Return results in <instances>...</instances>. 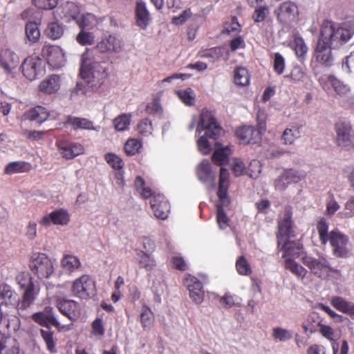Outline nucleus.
I'll list each match as a JSON object with an SVG mask.
<instances>
[{"label": "nucleus", "mask_w": 354, "mask_h": 354, "mask_svg": "<svg viewBox=\"0 0 354 354\" xmlns=\"http://www.w3.org/2000/svg\"><path fill=\"white\" fill-rule=\"evenodd\" d=\"M337 216L341 219L354 217V196L346 202L344 209L339 212Z\"/></svg>", "instance_id": "obj_61"}, {"label": "nucleus", "mask_w": 354, "mask_h": 354, "mask_svg": "<svg viewBox=\"0 0 354 354\" xmlns=\"http://www.w3.org/2000/svg\"><path fill=\"white\" fill-rule=\"evenodd\" d=\"M183 283L188 290L192 301L196 304H201L204 300L205 290L199 279L190 274H187L183 279Z\"/></svg>", "instance_id": "obj_18"}, {"label": "nucleus", "mask_w": 354, "mask_h": 354, "mask_svg": "<svg viewBox=\"0 0 354 354\" xmlns=\"http://www.w3.org/2000/svg\"><path fill=\"white\" fill-rule=\"evenodd\" d=\"M57 149L63 158L70 160L82 154L84 149L82 145L71 142L65 139L59 140L56 142Z\"/></svg>", "instance_id": "obj_22"}, {"label": "nucleus", "mask_w": 354, "mask_h": 354, "mask_svg": "<svg viewBox=\"0 0 354 354\" xmlns=\"http://www.w3.org/2000/svg\"><path fill=\"white\" fill-rule=\"evenodd\" d=\"M336 142L344 148L354 147V133H351V125L346 121H338L335 124Z\"/></svg>", "instance_id": "obj_17"}, {"label": "nucleus", "mask_w": 354, "mask_h": 354, "mask_svg": "<svg viewBox=\"0 0 354 354\" xmlns=\"http://www.w3.org/2000/svg\"><path fill=\"white\" fill-rule=\"evenodd\" d=\"M302 260L310 273L317 278L337 281L342 277L341 271L333 267L328 259L324 256L317 258L306 256Z\"/></svg>", "instance_id": "obj_7"}, {"label": "nucleus", "mask_w": 354, "mask_h": 354, "mask_svg": "<svg viewBox=\"0 0 354 354\" xmlns=\"http://www.w3.org/2000/svg\"><path fill=\"white\" fill-rule=\"evenodd\" d=\"M76 23L82 29H93L99 23L96 17L91 13L82 14Z\"/></svg>", "instance_id": "obj_43"}, {"label": "nucleus", "mask_w": 354, "mask_h": 354, "mask_svg": "<svg viewBox=\"0 0 354 354\" xmlns=\"http://www.w3.org/2000/svg\"><path fill=\"white\" fill-rule=\"evenodd\" d=\"M137 131L142 136L151 135L153 131L151 121L147 118L141 120L137 124Z\"/></svg>", "instance_id": "obj_57"}, {"label": "nucleus", "mask_w": 354, "mask_h": 354, "mask_svg": "<svg viewBox=\"0 0 354 354\" xmlns=\"http://www.w3.org/2000/svg\"><path fill=\"white\" fill-rule=\"evenodd\" d=\"M108 64L100 62L99 57L93 52L86 51L81 57L80 75L84 81L77 82L75 88L77 93L86 95L85 85L92 91H96L102 84L108 75Z\"/></svg>", "instance_id": "obj_1"}, {"label": "nucleus", "mask_w": 354, "mask_h": 354, "mask_svg": "<svg viewBox=\"0 0 354 354\" xmlns=\"http://www.w3.org/2000/svg\"><path fill=\"white\" fill-rule=\"evenodd\" d=\"M137 192L144 198H151L150 204L154 216L160 219H166L170 212V205L166 198L160 194H154L152 190L145 185L144 179L138 176L134 182Z\"/></svg>", "instance_id": "obj_6"}, {"label": "nucleus", "mask_w": 354, "mask_h": 354, "mask_svg": "<svg viewBox=\"0 0 354 354\" xmlns=\"http://www.w3.org/2000/svg\"><path fill=\"white\" fill-rule=\"evenodd\" d=\"M39 332L47 350L52 353H56L57 339L54 337V332L51 327L48 326L45 328H41Z\"/></svg>", "instance_id": "obj_38"}, {"label": "nucleus", "mask_w": 354, "mask_h": 354, "mask_svg": "<svg viewBox=\"0 0 354 354\" xmlns=\"http://www.w3.org/2000/svg\"><path fill=\"white\" fill-rule=\"evenodd\" d=\"M221 127L217 122L212 112L203 109L196 124L197 147L203 155L209 154L212 151L208 138L216 140L221 135Z\"/></svg>", "instance_id": "obj_2"}, {"label": "nucleus", "mask_w": 354, "mask_h": 354, "mask_svg": "<svg viewBox=\"0 0 354 354\" xmlns=\"http://www.w3.org/2000/svg\"><path fill=\"white\" fill-rule=\"evenodd\" d=\"M354 35V21H348L335 26L331 21L325 20L320 28V36L333 48H338L346 44Z\"/></svg>", "instance_id": "obj_5"}, {"label": "nucleus", "mask_w": 354, "mask_h": 354, "mask_svg": "<svg viewBox=\"0 0 354 354\" xmlns=\"http://www.w3.org/2000/svg\"><path fill=\"white\" fill-rule=\"evenodd\" d=\"M306 173L303 170L293 169L284 170L281 176L274 181V186L277 190L283 191L291 183H297L304 179Z\"/></svg>", "instance_id": "obj_19"}, {"label": "nucleus", "mask_w": 354, "mask_h": 354, "mask_svg": "<svg viewBox=\"0 0 354 354\" xmlns=\"http://www.w3.org/2000/svg\"><path fill=\"white\" fill-rule=\"evenodd\" d=\"M26 36L31 43L37 42L40 37V31L35 22L30 21L26 26Z\"/></svg>", "instance_id": "obj_48"}, {"label": "nucleus", "mask_w": 354, "mask_h": 354, "mask_svg": "<svg viewBox=\"0 0 354 354\" xmlns=\"http://www.w3.org/2000/svg\"><path fill=\"white\" fill-rule=\"evenodd\" d=\"M284 266L299 279H304L308 272L305 268L291 258L285 259Z\"/></svg>", "instance_id": "obj_41"}, {"label": "nucleus", "mask_w": 354, "mask_h": 354, "mask_svg": "<svg viewBox=\"0 0 354 354\" xmlns=\"http://www.w3.org/2000/svg\"><path fill=\"white\" fill-rule=\"evenodd\" d=\"M76 40L82 46L92 45L95 41V35L93 32L82 29L77 35Z\"/></svg>", "instance_id": "obj_60"}, {"label": "nucleus", "mask_w": 354, "mask_h": 354, "mask_svg": "<svg viewBox=\"0 0 354 354\" xmlns=\"http://www.w3.org/2000/svg\"><path fill=\"white\" fill-rule=\"evenodd\" d=\"M197 176L201 182L207 185V188H214L215 174L207 160H203L197 167Z\"/></svg>", "instance_id": "obj_28"}, {"label": "nucleus", "mask_w": 354, "mask_h": 354, "mask_svg": "<svg viewBox=\"0 0 354 354\" xmlns=\"http://www.w3.org/2000/svg\"><path fill=\"white\" fill-rule=\"evenodd\" d=\"M241 31V26L236 17H233L229 22L224 24L222 32L229 35H236Z\"/></svg>", "instance_id": "obj_53"}, {"label": "nucleus", "mask_w": 354, "mask_h": 354, "mask_svg": "<svg viewBox=\"0 0 354 354\" xmlns=\"http://www.w3.org/2000/svg\"><path fill=\"white\" fill-rule=\"evenodd\" d=\"M136 25L143 30H146L151 21V18L146 3L140 1L136 3Z\"/></svg>", "instance_id": "obj_30"}, {"label": "nucleus", "mask_w": 354, "mask_h": 354, "mask_svg": "<svg viewBox=\"0 0 354 354\" xmlns=\"http://www.w3.org/2000/svg\"><path fill=\"white\" fill-rule=\"evenodd\" d=\"M19 55L9 48L0 50V68L7 75L14 77L15 71L19 66Z\"/></svg>", "instance_id": "obj_14"}, {"label": "nucleus", "mask_w": 354, "mask_h": 354, "mask_svg": "<svg viewBox=\"0 0 354 354\" xmlns=\"http://www.w3.org/2000/svg\"><path fill=\"white\" fill-rule=\"evenodd\" d=\"M131 115L123 113L116 117L113 124L114 128L118 131H124L129 129L131 122Z\"/></svg>", "instance_id": "obj_49"}, {"label": "nucleus", "mask_w": 354, "mask_h": 354, "mask_svg": "<svg viewBox=\"0 0 354 354\" xmlns=\"http://www.w3.org/2000/svg\"><path fill=\"white\" fill-rule=\"evenodd\" d=\"M272 337L275 342H286L293 337V331L281 326L272 328Z\"/></svg>", "instance_id": "obj_44"}, {"label": "nucleus", "mask_w": 354, "mask_h": 354, "mask_svg": "<svg viewBox=\"0 0 354 354\" xmlns=\"http://www.w3.org/2000/svg\"><path fill=\"white\" fill-rule=\"evenodd\" d=\"M19 69L23 76L30 81L37 79L45 72L42 59L36 55H32L25 58L19 65Z\"/></svg>", "instance_id": "obj_10"}, {"label": "nucleus", "mask_w": 354, "mask_h": 354, "mask_svg": "<svg viewBox=\"0 0 354 354\" xmlns=\"http://www.w3.org/2000/svg\"><path fill=\"white\" fill-rule=\"evenodd\" d=\"M326 214H327V215H329V216L333 215L340 208V205L337 202V201L335 199L334 195L330 192L328 193V196L326 199Z\"/></svg>", "instance_id": "obj_63"}, {"label": "nucleus", "mask_w": 354, "mask_h": 354, "mask_svg": "<svg viewBox=\"0 0 354 354\" xmlns=\"http://www.w3.org/2000/svg\"><path fill=\"white\" fill-rule=\"evenodd\" d=\"M319 82L322 88L325 90L327 88L328 84L330 85L335 93L340 97H347L351 92L350 86L340 80H338L334 75L320 77Z\"/></svg>", "instance_id": "obj_24"}, {"label": "nucleus", "mask_w": 354, "mask_h": 354, "mask_svg": "<svg viewBox=\"0 0 354 354\" xmlns=\"http://www.w3.org/2000/svg\"><path fill=\"white\" fill-rule=\"evenodd\" d=\"M60 88V78L57 75H52L44 80L39 85V90L46 94L56 93Z\"/></svg>", "instance_id": "obj_32"}, {"label": "nucleus", "mask_w": 354, "mask_h": 354, "mask_svg": "<svg viewBox=\"0 0 354 354\" xmlns=\"http://www.w3.org/2000/svg\"><path fill=\"white\" fill-rule=\"evenodd\" d=\"M294 236L292 230V212L289 209H286L283 216L279 221L278 246L281 247L284 254L283 257H298L300 255L301 246L299 242L291 241Z\"/></svg>", "instance_id": "obj_4"}, {"label": "nucleus", "mask_w": 354, "mask_h": 354, "mask_svg": "<svg viewBox=\"0 0 354 354\" xmlns=\"http://www.w3.org/2000/svg\"><path fill=\"white\" fill-rule=\"evenodd\" d=\"M329 225L324 218L317 223V230L321 243L325 245L328 241L332 247L333 254L337 258L346 257L350 252V241L347 235L335 229L328 232Z\"/></svg>", "instance_id": "obj_3"}, {"label": "nucleus", "mask_w": 354, "mask_h": 354, "mask_svg": "<svg viewBox=\"0 0 354 354\" xmlns=\"http://www.w3.org/2000/svg\"><path fill=\"white\" fill-rule=\"evenodd\" d=\"M0 353L26 354L24 350L20 348L19 342L9 337L0 342Z\"/></svg>", "instance_id": "obj_35"}, {"label": "nucleus", "mask_w": 354, "mask_h": 354, "mask_svg": "<svg viewBox=\"0 0 354 354\" xmlns=\"http://www.w3.org/2000/svg\"><path fill=\"white\" fill-rule=\"evenodd\" d=\"M49 115L50 113L45 107L37 106L27 111L24 114V118L30 121H35L38 124H41L48 118Z\"/></svg>", "instance_id": "obj_34"}, {"label": "nucleus", "mask_w": 354, "mask_h": 354, "mask_svg": "<svg viewBox=\"0 0 354 354\" xmlns=\"http://www.w3.org/2000/svg\"><path fill=\"white\" fill-rule=\"evenodd\" d=\"M123 46L124 43L120 36L115 34H105L97 42L95 48L88 51L93 52L95 56L99 57L100 62H102L100 56L95 53L96 50L103 54H114L120 53ZM104 62L107 64L106 61Z\"/></svg>", "instance_id": "obj_11"}, {"label": "nucleus", "mask_w": 354, "mask_h": 354, "mask_svg": "<svg viewBox=\"0 0 354 354\" xmlns=\"http://www.w3.org/2000/svg\"><path fill=\"white\" fill-rule=\"evenodd\" d=\"M236 268L238 273L241 275L248 276L252 273V268L243 256L239 257L237 259Z\"/></svg>", "instance_id": "obj_58"}, {"label": "nucleus", "mask_w": 354, "mask_h": 354, "mask_svg": "<svg viewBox=\"0 0 354 354\" xmlns=\"http://www.w3.org/2000/svg\"><path fill=\"white\" fill-rule=\"evenodd\" d=\"M331 305L337 310L346 313L349 310V305L351 302L346 299L339 296H335L330 300Z\"/></svg>", "instance_id": "obj_59"}, {"label": "nucleus", "mask_w": 354, "mask_h": 354, "mask_svg": "<svg viewBox=\"0 0 354 354\" xmlns=\"http://www.w3.org/2000/svg\"><path fill=\"white\" fill-rule=\"evenodd\" d=\"M60 266L63 274L71 275L80 268L81 262L77 257L67 254L62 257Z\"/></svg>", "instance_id": "obj_29"}, {"label": "nucleus", "mask_w": 354, "mask_h": 354, "mask_svg": "<svg viewBox=\"0 0 354 354\" xmlns=\"http://www.w3.org/2000/svg\"><path fill=\"white\" fill-rule=\"evenodd\" d=\"M69 221L70 214L68 210L64 208H59L44 216L41 218L39 223L44 227H48L51 224L65 226L68 224Z\"/></svg>", "instance_id": "obj_20"}, {"label": "nucleus", "mask_w": 354, "mask_h": 354, "mask_svg": "<svg viewBox=\"0 0 354 354\" xmlns=\"http://www.w3.org/2000/svg\"><path fill=\"white\" fill-rule=\"evenodd\" d=\"M234 81L236 85L245 86L249 84L250 75L248 71L244 67H237L234 71Z\"/></svg>", "instance_id": "obj_46"}, {"label": "nucleus", "mask_w": 354, "mask_h": 354, "mask_svg": "<svg viewBox=\"0 0 354 354\" xmlns=\"http://www.w3.org/2000/svg\"><path fill=\"white\" fill-rule=\"evenodd\" d=\"M273 67L274 71L279 75H281L284 71L285 59L279 53H276L274 55Z\"/></svg>", "instance_id": "obj_64"}, {"label": "nucleus", "mask_w": 354, "mask_h": 354, "mask_svg": "<svg viewBox=\"0 0 354 354\" xmlns=\"http://www.w3.org/2000/svg\"><path fill=\"white\" fill-rule=\"evenodd\" d=\"M274 13L281 24L289 26L297 21L299 10L297 6L295 3L290 1H286L275 9Z\"/></svg>", "instance_id": "obj_13"}, {"label": "nucleus", "mask_w": 354, "mask_h": 354, "mask_svg": "<svg viewBox=\"0 0 354 354\" xmlns=\"http://www.w3.org/2000/svg\"><path fill=\"white\" fill-rule=\"evenodd\" d=\"M105 160L114 169L119 170L122 169L124 162L122 158L113 153H108L105 155Z\"/></svg>", "instance_id": "obj_62"}, {"label": "nucleus", "mask_w": 354, "mask_h": 354, "mask_svg": "<svg viewBox=\"0 0 354 354\" xmlns=\"http://www.w3.org/2000/svg\"><path fill=\"white\" fill-rule=\"evenodd\" d=\"M64 32L63 26L57 21L49 23L45 30L47 37L53 40L59 39L63 35Z\"/></svg>", "instance_id": "obj_45"}, {"label": "nucleus", "mask_w": 354, "mask_h": 354, "mask_svg": "<svg viewBox=\"0 0 354 354\" xmlns=\"http://www.w3.org/2000/svg\"><path fill=\"white\" fill-rule=\"evenodd\" d=\"M290 46L295 51L299 59H303L305 58L308 48L304 39L299 34H294L292 35V39L290 42Z\"/></svg>", "instance_id": "obj_37"}, {"label": "nucleus", "mask_w": 354, "mask_h": 354, "mask_svg": "<svg viewBox=\"0 0 354 354\" xmlns=\"http://www.w3.org/2000/svg\"><path fill=\"white\" fill-rule=\"evenodd\" d=\"M0 299L1 304L8 307L19 306V297L12 287L6 283L0 284Z\"/></svg>", "instance_id": "obj_26"}, {"label": "nucleus", "mask_w": 354, "mask_h": 354, "mask_svg": "<svg viewBox=\"0 0 354 354\" xmlns=\"http://www.w3.org/2000/svg\"><path fill=\"white\" fill-rule=\"evenodd\" d=\"M42 52L46 57L47 62L53 68H59L65 64V54L59 46H45Z\"/></svg>", "instance_id": "obj_21"}, {"label": "nucleus", "mask_w": 354, "mask_h": 354, "mask_svg": "<svg viewBox=\"0 0 354 354\" xmlns=\"http://www.w3.org/2000/svg\"><path fill=\"white\" fill-rule=\"evenodd\" d=\"M270 14V9L266 4L257 6L253 14L252 19L255 23L263 21Z\"/></svg>", "instance_id": "obj_55"}, {"label": "nucleus", "mask_w": 354, "mask_h": 354, "mask_svg": "<svg viewBox=\"0 0 354 354\" xmlns=\"http://www.w3.org/2000/svg\"><path fill=\"white\" fill-rule=\"evenodd\" d=\"M179 99L187 106H192L195 103V93L194 91L188 88L185 90H180L176 92Z\"/></svg>", "instance_id": "obj_52"}, {"label": "nucleus", "mask_w": 354, "mask_h": 354, "mask_svg": "<svg viewBox=\"0 0 354 354\" xmlns=\"http://www.w3.org/2000/svg\"><path fill=\"white\" fill-rule=\"evenodd\" d=\"M142 147V142L140 140L136 138H129L124 144L125 153L129 156H133L139 152Z\"/></svg>", "instance_id": "obj_50"}, {"label": "nucleus", "mask_w": 354, "mask_h": 354, "mask_svg": "<svg viewBox=\"0 0 354 354\" xmlns=\"http://www.w3.org/2000/svg\"><path fill=\"white\" fill-rule=\"evenodd\" d=\"M3 322L10 332H17L21 326L20 319L15 315H6Z\"/></svg>", "instance_id": "obj_54"}, {"label": "nucleus", "mask_w": 354, "mask_h": 354, "mask_svg": "<svg viewBox=\"0 0 354 354\" xmlns=\"http://www.w3.org/2000/svg\"><path fill=\"white\" fill-rule=\"evenodd\" d=\"M301 125H292L286 128L282 134V140L285 145H292L301 136Z\"/></svg>", "instance_id": "obj_40"}, {"label": "nucleus", "mask_w": 354, "mask_h": 354, "mask_svg": "<svg viewBox=\"0 0 354 354\" xmlns=\"http://www.w3.org/2000/svg\"><path fill=\"white\" fill-rule=\"evenodd\" d=\"M229 172L224 168H221L218 190L217 195L218 203L216 205V221L220 229L225 230L229 226V218L226 215L224 208L230 204V199L227 196L229 186Z\"/></svg>", "instance_id": "obj_8"}, {"label": "nucleus", "mask_w": 354, "mask_h": 354, "mask_svg": "<svg viewBox=\"0 0 354 354\" xmlns=\"http://www.w3.org/2000/svg\"><path fill=\"white\" fill-rule=\"evenodd\" d=\"M24 293L22 297V301L20 304L19 309L26 310L33 304L39 292V288L35 285L30 288L24 289Z\"/></svg>", "instance_id": "obj_39"}, {"label": "nucleus", "mask_w": 354, "mask_h": 354, "mask_svg": "<svg viewBox=\"0 0 354 354\" xmlns=\"http://www.w3.org/2000/svg\"><path fill=\"white\" fill-rule=\"evenodd\" d=\"M80 15V7L73 2H66L59 6L54 12L56 19H61L65 22L77 21Z\"/></svg>", "instance_id": "obj_23"}, {"label": "nucleus", "mask_w": 354, "mask_h": 354, "mask_svg": "<svg viewBox=\"0 0 354 354\" xmlns=\"http://www.w3.org/2000/svg\"><path fill=\"white\" fill-rule=\"evenodd\" d=\"M32 319L45 328L50 326L49 324L53 325L58 328L59 331L69 330L71 326H62L54 315L53 308L52 307H46L42 312H38L32 314Z\"/></svg>", "instance_id": "obj_16"}, {"label": "nucleus", "mask_w": 354, "mask_h": 354, "mask_svg": "<svg viewBox=\"0 0 354 354\" xmlns=\"http://www.w3.org/2000/svg\"><path fill=\"white\" fill-rule=\"evenodd\" d=\"M15 280L21 289H26L35 286L32 277L28 272H19L16 276Z\"/></svg>", "instance_id": "obj_51"}, {"label": "nucleus", "mask_w": 354, "mask_h": 354, "mask_svg": "<svg viewBox=\"0 0 354 354\" xmlns=\"http://www.w3.org/2000/svg\"><path fill=\"white\" fill-rule=\"evenodd\" d=\"M236 136L243 144H257L261 139V135L252 126H243L236 131Z\"/></svg>", "instance_id": "obj_27"}, {"label": "nucleus", "mask_w": 354, "mask_h": 354, "mask_svg": "<svg viewBox=\"0 0 354 354\" xmlns=\"http://www.w3.org/2000/svg\"><path fill=\"white\" fill-rule=\"evenodd\" d=\"M199 55L201 57L210 59L212 62H215L221 58L227 60L230 56L228 50L222 46L201 50L199 52Z\"/></svg>", "instance_id": "obj_33"}, {"label": "nucleus", "mask_w": 354, "mask_h": 354, "mask_svg": "<svg viewBox=\"0 0 354 354\" xmlns=\"http://www.w3.org/2000/svg\"><path fill=\"white\" fill-rule=\"evenodd\" d=\"M57 306L60 313L71 320L77 319L80 315V308L77 302L68 299H57Z\"/></svg>", "instance_id": "obj_25"}, {"label": "nucleus", "mask_w": 354, "mask_h": 354, "mask_svg": "<svg viewBox=\"0 0 354 354\" xmlns=\"http://www.w3.org/2000/svg\"><path fill=\"white\" fill-rule=\"evenodd\" d=\"M333 48L331 45L319 35L317 46L314 50L313 62L315 61L320 65L330 67L333 65L334 58L331 52Z\"/></svg>", "instance_id": "obj_15"}, {"label": "nucleus", "mask_w": 354, "mask_h": 354, "mask_svg": "<svg viewBox=\"0 0 354 354\" xmlns=\"http://www.w3.org/2000/svg\"><path fill=\"white\" fill-rule=\"evenodd\" d=\"M29 168V164L25 162L15 161L9 163L6 167L4 173L7 175H12L27 171Z\"/></svg>", "instance_id": "obj_47"}, {"label": "nucleus", "mask_w": 354, "mask_h": 354, "mask_svg": "<svg viewBox=\"0 0 354 354\" xmlns=\"http://www.w3.org/2000/svg\"><path fill=\"white\" fill-rule=\"evenodd\" d=\"M71 292L80 299L91 298L96 293L95 282L90 275L83 274L73 282Z\"/></svg>", "instance_id": "obj_12"}, {"label": "nucleus", "mask_w": 354, "mask_h": 354, "mask_svg": "<svg viewBox=\"0 0 354 354\" xmlns=\"http://www.w3.org/2000/svg\"><path fill=\"white\" fill-rule=\"evenodd\" d=\"M65 124L71 125L75 130L85 129L100 131L101 129L100 125L95 126L92 121L85 118L68 116Z\"/></svg>", "instance_id": "obj_31"}, {"label": "nucleus", "mask_w": 354, "mask_h": 354, "mask_svg": "<svg viewBox=\"0 0 354 354\" xmlns=\"http://www.w3.org/2000/svg\"><path fill=\"white\" fill-rule=\"evenodd\" d=\"M136 259L140 267L147 270H151L156 266V261L150 253L142 250H138L136 253Z\"/></svg>", "instance_id": "obj_42"}, {"label": "nucleus", "mask_w": 354, "mask_h": 354, "mask_svg": "<svg viewBox=\"0 0 354 354\" xmlns=\"http://www.w3.org/2000/svg\"><path fill=\"white\" fill-rule=\"evenodd\" d=\"M140 320L143 328H150L153 323V313L151 309L144 305L142 307Z\"/></svg>", "instance_id": "obj_56"}, {"label": "nucleus", "mask_w": 354, "mask_h": 354, "mask_svg": "<svg viewBox=\"0 0 354 354\" xmlns=\"http://www.w3.org/2000/svg\"><path fill=\"white\" fill-rule=\"evenodd\" d=\"M216 149L212 155L213 162L218 165H225L229 160L232 150L230 146L223 147L221 144L216 142Z\"/></svg>", "instance_id": "obj_36"}, {"label": "nucleus", "mask_w": 354, "mask_h": 354, "mask_svg": "<svg viewBox=\"0 0 354 354\" xmlns=\"http://www.w3.org/2000/svg\"><path fill=\"white\" fill-rule=\"evenodd\" d=\"M29 268L31 272L41 280L49 279L55 272L54 261L43 252L32 254Z\"/></svg>", "instance_id": "obj_9"}]
</instances>
